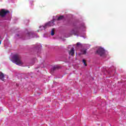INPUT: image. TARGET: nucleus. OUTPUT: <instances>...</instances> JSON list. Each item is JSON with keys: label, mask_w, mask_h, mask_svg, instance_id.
<instances>
[{"label": "nucleus", "mask_w": 126, "mask_h": 126, "mask_svg": "<svg viewBox=\"0 0 126 126\" xmlns=\"http://www.w3.org/2000/svg\"><path fill=\"white\" fill-rule=\"evenodd\" d=\"M69 55H71L72 57H73V55H74V48H72L71 51L69 52Z\"/></svg>", "instance_id": "nucleus-8"}, {"label": "nucleus", "mask_w": 126, "mask_h": 126, "mask_svg": "<svg viewBox=\"0 0 126 126\" xmlns=\"http://www.w3.org/2000/svg\"><path fill=\"white\" fill-rule=\"evenodd\" d=\"M83 63H85V60L84 59L83 60Z\"/></svg>", "instance_id": "nucleus-18"}, {"label": "nucleus", "mask_w": 126, "mask_h": 126, "mask_svg": "<svg viewBox=\"0 0 126 126\" xmlns=\"http://www.w3.org/2000/svg\"><path fill=\"white\" fill-rule=\"evenodd\" d=\"M96 53L98 55H99L100 57H102V58L106 57V51H105V49L102 47H99L96 51Z\"/></svg>", "instance_id": "nucleus-3"}, {"label": "nucleus", "mask_w": 126, "mask_h": 126, "mask_svg": "<svg viewBox=\"0 0 126 126\" xmlns=\"http://www.w3.org/2000/svg\"><path fill=\"white\" fill-rule=\"evenodd\" d=\"M0 79L2 81H4V75L2 73H1V74H0Z\"/></svg>", "instance_id": "nucleus-10"}, {"label": "nucleus", "mask_w": 126, "mask_h": 126, "mask_svg": "<svg viewBox=\"0 0 126 126\" xmlns=\"http://www.w3.org/2000/svg\"><path fill=\"white\" fill-rule=\"evenodd\" d=\"M70 47H71V45H69V46H68L69 49L70 48Z\"/></svg>", "instance_id": "nucleus-19"}, {"label": "nucleus", "mask_w": 126, "mask_h": 126, "mask_svg": "<svg viewBox=\"0 0 126 126\" xmlns=\"http://www.w3.org/2000/svg\"><path fill=\"white\" fill-rule=\"evenodd\" d=\"M27 36H28V38L27 39H31V38H34V36H35L36 38L39 37V36L37 35V34L33 32H28Z\"/></svg>", "instance_id": "nucleus-6"}, {"label": "nucleus", "mask_w": 126, "mask_h": 126, "mask_svg": "<svg viewBox=\"0 0 126 126\" xmlns=\"http://www.w3.org/2000/svg\"><path fill=\"white\" fill-rule=\"evenodd\" d=\"M27 32H28V30H26Z\"/></svg>", "instance_id": "nucleus-20"}, {"label": "nucleus", "mask_w": 126, "mask_h": 126, "mask_svg": "<svg viewBox=\"0 0 126 126\" xmlns=\"http://www.w3.org/2000/svg\"><path fill=\"white\" fill-rule=\"evenodd\" d=\"M55 21H56V19H55V16H53V19L51 21L45 24L44 26H40L39 28H43L44 30L47 28V27H50V26H54L55 25Z\"/></svg>", "instance_id": "nucleus-2"}, {"label": "nucleus", "mask_w": 126, "mask_h": 126, "mask_svg": "<svg viewBox=\"0 0 126 126\" xmlns=\"http://www.w3.org/2000/svg\"><path fill=\"white\" fill-rule=\"evenodd\" d=\"M17 36H19L18 34H17Z\"/></svg>", "instance_id": "nucleus-22"}, {"label": "nucleus", "mask_w": 126, "mask_h": 126, "mask_svg": "<svg viewBox=\"0 0 126 126\" xmlns=\"http://www.w3.org/2000/svg\"><path fill=\"white\" fill-rule=\"evenodd\" d=\"M10 12L8 10H5L4 9H2L0 11V16L1 17H4L7 13H10Z\"/></svg>", "instance_id": "nucleus-7"}, {"label": "nucleus", "mask_w": 126, "mask_h": 126, "mask_svg": "<svg viewBox=\"0 0 126 126\" xmlns=\"http://www.w3.org/2000/svg\"><path fill=\"white\" fill-rule=\"evenodd\" d=\"M87 49H85L84 50L82 51V54L83 55H85L86 54Z\"/></svg>", "instance_id": "nucleus-13"}, {"label": "nucleus", "mask_w": 126, "mask_h": 126, "mask_svg": "<svg viewBox=\"0 0 126 126\" xmlns=\"http://www.w3.org/2000/svg\"><path fill=\"white\" fill-rule=\"evenodd\" d=\"M24 23L25 24H26V25H29V20H26L24 21Z\"/></svg>", "instance_id": "nucleus-12"}, {"label": "nucleus", "mask_w": 126, "mask_h": 126, "mask_svg": "<svg viewBox=\"0 0 126 126\" xmlns=\"http://www.w3.org/2000/svg\"><path fill=\"white\" fill-rule=\"evenodd\" d=\"M0 44H1V42L0 41Z\"/></svg>", "instance_id": "nucleus-21"}, {"label": "nucleus", "mask_w": 126, "mask_h": 126, "mask_svg": "<svg viewBox=\"0 0 126 126\" xmlns=\"http://www.w3.org/2000/svg\"><path fill=\"white\" fill-rule=\"evenodd\" d=\"M81 45V43L80 42L77 43V46H80Z\"/></svg>", "instance_id": "nucleus-16"}, {"label": "nucleus", "mask_w": 126, "mask_h": 126, "mask_svg": "<svg viewBox=\"0 0 126 126\" xmlns=\"http://www.w3.org/2000/svg\"><path fill=\"white\" fill-rule=\"evenodd\" d=\"M60 67L57 66H55L52 67V70H53L54 71V70H56V69H57V68H59Z\"/></svg>", "instance_id": "nucleus-11"}, {"label": "nucleus", "mask_w": 126, "mask_h": 126, "mask_svg": "<svg viewBox=\"0 0 126 126\" xmlns=\"http://www.w3.org/2000/svg\"><path fill=\"white\" fill-rule=\"evenodd\" d=\"M77 29V28H74V29L71 31V33H73V34H74L75 36V35H76L77 37H78L80 36V37H82V38H84V39H86V36H85V33H83V35H80V33H79V32L77 31H75Z\"/></svg>", "instance_id": "nucleus-4"}, {"label": "nucleus", "mask_w": 126, "mask_h": 126, "mask_svg": "<svg viewBox=\"0 0 126 126\" xmlns=\"http://www.w3.org/2000/svg\"><path fill=\"white\" fill-rule=\"evenodd\" d=\"M81 28H85V25L84 24V23L82 24V26L80 27V29Z\"/></svg>", "instance_id": "nucleus-14"}, {"label": "nucleus", "mask_w": 126, "mask_h": 126, "mask_svg": "<svg viewBox=\"0 0 126 126\" xmlns=\"http://www.w3.org/2000/svg\"><path fill=\"white\" fill-rule=\"evenodd\" d=\"M63 16H60V17L56 16V20H57L58 21H60V20H63Z\"/></svg>", "instance_id": "nucleus-9"}, {"label": "nucleus", "mask_w": 126, "mask_h": 126, "mask_svg": "<svg viewBox=\"0 0 126 126\" xmlns=\"http://www.w3.org/2000/svg\"><path fill=\"white\" fill-rule=\"evenodd\" d=\"M84 65H85V66H86L87 65V64H86V62H85V63H84Z\"/></svg>", "instance_id": "nucleus-17"}, {"label": "nucleus", "mask_w": 126, "mask_h": 126, "mask_svg": "<svg viewBox=\"0 0 126 126\" xmlns=\"http://www.w3.org/2000/svg\"><path fill=\"white\" fill-rule=\"evenodd\" d=\"M12 62L18 65H22V64H23L22 61H21V56H20V55L17 54H14L12 56Z\"/></svg>", "instance_id": "nucleus-1"}, {"label": "nucleus", "mask_w": 126, "mask_h": 126, "mask_svg": "<svg viewBox=\"0 0 126 126\" xmlns=\"http://www.w3.org/2000/svg\"><path fill=\"white\" fill-rule=\"evenodd\" d=\"M32 49L33 50H36L37 53L40 54L41 50H42V45L39 43H37L35 45H32Z\"/></svg>", "instance_id": "nucleus-5"}, {"label": "nucleus", "mask_w": 126, "mask_h": 126, "mask_svg": "<svg viewBox=\"0 0 126 126\" xmlns=\"http://www.w3.org/2000/svg\"><path fill=\"white\" fill-rule=\"evenodd\" d=\"M55 35V32H54V30L51 31V36H54Z\"/></svg>", "instance_id": "nucleus-15"}]
</instances>
